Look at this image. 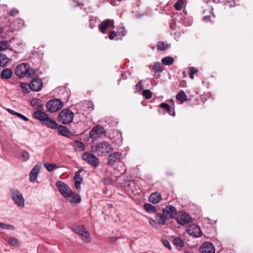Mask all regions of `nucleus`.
I'll use <instances>...</instances> for the list:
<instances>
[{"mask_svg": "<svg viewBox=\"0 0 253 253\" xmlns=\"http://www.w3.org/2000/svg\"><path fill=\"white\" fill-rule=\"evenodd\" d=\"M91 151L96 153L98 156H106L113 150V147L110 142L102 141L96 143L91 146Z\"/></svg>", "mask_w": 253, "mask_h": 253, "instance_id": "1", "label": "nucleus"}, {"mask_svg": "<svg viewBox=\"0 0 253 253\" xmlns=\"http://www.w3.org/2000/svg\"><path fill=\"white\" fill-rule=\"evenodd\" d=\"M34 73L35 71L30 67L29 64L26 63L18 64L15 69V75L20 78H32Z\"/></svg>", "mask_w": 253, "mask_h": 253, "instance_id": "2", "label": "nucleus"}, {"mask_svg": "<svg viewBox=\"0 0 253 253\" xmlns=\"http://www.w3.org/2000/svg\"><path fill=\"white\" fill-rule=\"evenodd\" d=\"M11 198L15 204L20 208L25 206V199L22 193L16 189H11L10 191Z\"/></svg>", "mask_w": 253, "mask_h": 253, "instance_id": "3", "label": "nucleus"}, {"mask_svg": "<svg viewBox=\"0 0 253 253\" xmlns=\"http://www.w3.org/2000/svg\"><path fill=\"white\" fill-rule=\"evenodd\" d=\"M74 114L69 109H64L61 111L58 116L59 121L63 124L71 123L74 118Z\"/></svg>", "mask_w": 253, "mask_h": 253, "instance_id": "4", "label": "nucleus"}, {"mask_svg": "<svg viewBox=\"0 0 253 253\" xmlns=\"http://www.w3.org/2000/svg\"><path fill=\"white\" fill-rule=\"evenodd\" d=\"M45 106L47 111L55 113L62 108L63 103L60 99H53L48 101Z\"/></svg>", "mask_w": 253, "mask_h": 253, "instance_id": "5", "label": "nucleus"}, {"mask_svg": "<svg viewBox=\"0 0 253 253\" xmlns=\"http://www.w3.org/2000/svg\"><path fill=\"white\" fill-rule=\"evenodd\" d=\"M105 131L103 127L97 125L93 127L90 131V137L94 141L100 138L103 135H104Z\"/></svg>", "mask_w": 253, "mask_h": 253, "instance_id": "6", "label": "nucleus"}, {"mask_svg": "<svg viewBox=\"0 0 253 253\" xmlns=\"http://www.w3.org/2000/svg\"><path fill=\"white\" fill-rule=\"evenodd\" d=\"M74 231L77 234H79L83 240L86 242H89L90 241V237L88 232L84 228L83 225H79L76 227Z\"/></svg>", "mask_w": 253, "mask_h": 253, "instance_id": "7", "label": "nucleus"}, {"mask_svg": "<svg viewBox=\"0 0 253 253\" xmlns=\"http://www.w3.org/2000/svg\"><path fill=\"white\" fill-rule=\"evenodd\" d=\"M60 193L64 197H69L72 191L70 187L61 181H57L55 184Z\"/></svg>", "mask_w": 253, "mask_h": 253, "instance_id": "8", "label": "nucleus"}, {"mask_svg": "<svg viewBox=\"0 0 253 253\" xmlns=\"http://www.w3.org/2000/svg\"><path fill=\"white\" fill-rule=\"evenodd\" d=\"M83 159L86 161L88 164L97 167L99 165V162L98 159L94 155L90 153L85 152L82 155Z\"/></svg>", "mask_w": 253, "mask_h": 253, "instance_id": "9", "label": "nucleus"}, {"mask_svg": "<svg viewBox=\"0 0 253 253\" xmlns=\"http://www.w3.org/2000/svg\"><path fill=\"white\" fill-rule=\"evenodd\" d=\"M163 212L164 214L165 218L169 219L174 218L177 214V211L174 207L171 205H168L163 209Z\"/></svg>", "mask_w": 253, "mask_h": 253, "instance_id": "10", "label": "nucleus"}, {"mask_svg": "<svg viewBox=\"0 0 253 253\" xmlns=\"http://www.w3.org/2000/svg\"><path fill=\"white\" fill-rule=\"evenodd\" d=\"M187 231L189 235L196 238L199 237L202 235L200 227L195 224L190 225L187 228Z\"/></svg>", "mask_w": 253, "mask_h": 253, "instance_id": "11", "label": "nucleus"}, {"mask_svg": "<svg viewBox=\"0 0 253 253\" xmlns=\"http://www.w3.org/2000/svg\"><path fill=\"white\" fill-rule=\"evenodd\" d=\"M191 217L186 212H179L176 217L177 222L182 225L188 224L191 221Z\"/></svg>", "mask_w": 253, "mask_h": 253, "instance_id": "12", "label": "nucleus"}, {"mask_svg": "<svg viewBox=\"0 0 253 253\" xmlns=\"http://www.w3.org/2000/svg\"><path fill=\"white\" fill-rule=\"evenodd\" d=\"M110 27H112L114 28V21L112 19H107L103 20L99 26V31L103 34L106 33V31Z\"/></svg>", "mask_w": 253, "mask_h": 253, "instance_id": "13", "label": "nucleus"}, {"mask_svg": "<svg viewBox=\"0 0 253 253\" xmlns=\"http://www.w3.org/2000/svg\"><path fill=\"white\" fill-rule=\"evenodd\" d=\"M122 155V153L119 152L111 154L108 158V165L110 166H114L117 162L120 161Z\"/></svg>", "mask_w": 253, "mask_h": 253, "instance_id": "14", "label": "nucleus"}, {"mask_svg": "<svg viewBox=\"0 0 253 253\" xmlns=\"http://www.w3.org/2000/svg\"><path fill=\"white\" fill-rule=\"evenodd\" d=\"M200 251L201 253H214L215 249L212 244L206 242L201 246Z\"/></svg>", "mask_w": 253, "mask_h": 253, "instance_id": "15", "label": "nucleus"}, {"mask_svg": "<svg viewBox=\"0 0 253 253\" xmlns=\"http://www.w3.org/2000/svg\"><path fill=\"white\" fill-rule=\"evenodd\" d=\"M42 82L41 79L36 78L30 83V89L34 91H38L41 89L42 86Z\"/></svg>", "mask_w": 253, "mask_h": 253, "instance_id": "16", "label": "nucleus"}, {"mask_svg": "<svg viewBox=\"0 0 253 253\" xmlns=\"http://www.w3.org/2000/svg\"><path fill=\"white\" fill-rule=\"evenodd\" d=\"M40 166L36 165L30 173V180L31 182H34L36 180L38 175L40 172Z\"/></svg>", "mask_w": 253, "mask_h": 253, "instance_id": "17", "label": "nucleus"}, {"mask_svg": "<svg viewBox=\"0 0 253 253\" xmlns=\"http://www.w3.org/2000/svg\"><path fill=\"white\" fill-rule=\"evenodd\" d=\"M48 116V115L45 112L39 110L35 111L33 114L34 117L40 121L42 124L44 121H46L45 119Z\"/></svg>", "mask_w": 253, "mask_h": 253, "instance_id": "18", "label": "nucleus"}, {"mask_svg": "<svg viewBox=\"0 0 253 253\" xmlns=\"http://www.w3.org/2000/svg\"><path fill=\"white\" fill-rule=\"evenodd\" d=\"M48 116V115L45 112L39 110L35 111L33 114L34 117L40 121L42 124L44 121H46L45 119Z\"/></svg>", "mask_w": 253, "mask_h": 253, "instance_id": "19", "label": "nucleus"}, {"mask_svg": "<svg viewBox=\"0 0 253 253\" xmlns=\"http://www.w3.org/2000/svg\"><path fill=\"white\" fill-rule=\"evenodd\" d=\"M70 195L69 197H66V198L71 203H80L81 201V198L80 196L75 193L71 191V193L69 194Z\"/></svg>", "mask_w": 253, "mask_h": 253, "instance_id": "20", "label": "nucleus"}, {"mask_svg": "<svg viewBox=\"0 0 253 253\" xmlns=\"http://www.w3.org/2000/svg\"><path fill=\"white\" fill-rule=\"evenodd\" d=\"M81 170H78L75 173L74 176L75 185L77 189L79 191L81 189V184L83 182V178L80 175Z\"/></svg>", "mask_w": 253, "mask_h": 253, "instance_id": "21", "label": "nucleus"}, {"mask_svg": "<svg viewBox=\"0 0 253 253\" xmlns=\"http://www.w3.org/2000/svg\"><path fill=\"white\" fill-rule=\"evenodd\" d=\"M45 120L46 121L43 122V125L52 129H55L57 127V124L56 122L52 119L50 118L48 116Z\"/></svg>", "mask_w": 253, "mask_h": 253, "instance_id": "22", "label": "nucleus"}, {"mask_svg": "<svg viewBox=\"0 0 253 253\" xmlns=\"http://www.w3.org/2000/svg\"><path fill=\"white\" fill-rule=\"evenodd\" d=\"M12 74L13 72L11 69L5 68L2 71L0 77L2 79H9L11 78Z\"/></svg>", "mask_w": 253, "mask_h": 253, "instance_id": "23", "label": "nucleus"}, {"mask_svg": "<svg viewBox=\"0 0 253 253\" xmlns=\"http://www.w3.org/2000/svg\"><path fill=\"white\" fill-rule=\"evenodd\" d=\"M162 200L161 196L158 193H154L152 194L149 197V201L150 202L157 204Z\"/></svg>", "mask_w": 253, "mask_h": 253, "instance_id": "24", "label": "nucleus"}, {"mask_svg": "<svg viewBox=\"0 0 253 253\" xmlns=\"http://www.w3.org/2000/svg\"><path fill=\"white\" fill-rule=\"evenodd\" d=\"M11 61V60L7 56L3 54L0 53V66L4 67Z\"/></svg>", "mask_w": 253, "mask_h": 253, "instance_id": "25", "label": "nucleus"}, {"mask_svg": "<svg viewBox=\"0 0 253 253\" xmlns=\"http://www.w3.org/2000/svg\"><path fill=\"white\" fill-rule=\"evenodd\" d=\"M73 147L74 149L78 152L83 151L85 148L84 144L80 141H75L74 143Z\"/></svg>", "mask_w": 253, "mask_h": 253, "instance_id": "26", "label": "nucleus"}, {"mask_svg": "<svg viewBox=\"0 0 253 253\" xmlns=\"http://www.w3.org/2000/svg\"><path fill=\"white\" fill-rule=\"evenodd\" d=\"M58 130L59 133L63 136H68L70 134V131L67 127L63 126L60 125L58 127Z\"/></svg>", "mask_w": 253, "mask_h": 253, "instance_id": "27", "label": "nucleus"}, {"mask_svg": "<svg viewBox=\"0 0 253 253\" xmlns=\"http://www.w3.org/2000/svg\"><path fill=\"white\" fill-rule=\"evenodd\" d=\"M155 218L157 222L161 224H164L166 220L168 219L167 218H165L163 213H157L156 214Z\"/></svg>", "mask_w": 253, "mask_h": 253, "instance_id": "28", "label": "nucleus"}, {"mask_svg": "<svg viewBox=\"0 0 253 253\" xmlns=\"http://www.w3.org/2000/svg\"><path fill=\"white\" fill-rule=\"evenodd\" d=\"M176 99L180 102L181 104L183 103L187 99V96L184 91H180L176 95Z\"/></svg>", "mask_w": 253, "mask_h": 253, "instance_id": "29", "label": "nucleus"}, {"mask_svg": "<svg viewBox=\"0 0 253 253\" xmlns=\"http://www.w3.org/2000/svg\"><path fill=\"white\" fill-rule=\"evenodd\" d=\"M186 1L185 0H179L174 5L175 9L177 10H180L185 5Z\"/></svg>", "mask_w": 253, "mask_h": 253, "instance_id": "30", "label": "nucleus"}, {"mask_svg": "<svg viewBox=\"0 0 253 253\" xmlns=\"http://www.w3.org/2000/svg\"><path fill=\"white\" fill-rule=\"evenodd\" d=\"M173 244L176 247L181 248L184 246V243L183 240L179 237H176L173 239Z\"/></svg>", "mask_w": 253, "mask_h": 253, "instance_id": "31", "label": "nucleus"}, {"mask_svg": "<svg viewBox=\"0 0 253 253\" xmlns=\"http://www.w3.org/2000/svg\"><path fill=\"white\" fill-rule=\"evenodd\" d=\"M162 62L166 65H170L173 63V59L169 56L165 57L162 59Z\"/></svg>", "mask_w": 253, "mask_h": 253, "instance_id": "32", "label": "nucleus"}, {"mask_svg": "<svg viewBox=\"0 0 253 253\" xmlns=\"http://www.w3.org/2000/svg\"><path fill=\"white\" fill-rule=\"evenodd\" d=\"M144 209L146 211L150 213H154L156 211L155 207L148 203L144 205Z\"/></svg>", "mask_w": 253, "mask_h": 253, "instance_id": "33", "label": "nucleus"}, {"mask_svg": "<svg viewBox=\"0 0 253 253\" xmlns=\"http://www.w3.org/2000/svg\"><path fill=\"white\" fill-rule=\"evenodd\" d=\"M9 46V42L7 41L0 42V51H2L8 49Z\"/></svg>", "mask_w": 253, "mask_h": 253, "instance_id": "34", "label": "nucleus"}, {"mask_svg": "<svg viewBox=\"0 0 253 253\" xmlns=\"http://www.w3.org/2000/svg\"><path fill=\"white\" fill-rule=\"evenodd\" d=\"M44 167L46 169L51 172L54 170L55 169H56L58 168V166L56 164H48L46 163L44 164Z\"/></svg>", "mask_w": 253, "mask_h": 253, "instance_id": "35", "label": "nucleus"}, {"mask_svg": "<svg viewBox=\"0 0 253 253\" xmlns=\"http://www.w3.org/2000/svg\"><path fill=\"white\" fill-rule=\"evenodd\" d=\"M0 228L13 230H14L15 227L13 225L0 222Z\"/></svg>", "mask_w": 253, "mask_h": 253, "instance_id": "36", "label": "nucleus"}, {"mask_svg": "<svg viewBox=\"0 0 253 253\" xmlns=\"http://www.w3.org/2000/svg\"><path fill=\"white\" fill-rule=\"evenodd\" d=\"M158 49L161 50H164L169 47L168 44H166L163 42H159L157 45Z\"/></svg>", "mask_w": 253, "mask_h": 253, "instance_id": "37", "label": "nucleus"}, {"mask_svg": "<svg viewBox=\"0 0 253 253\" xmlns=\"http://www.w3.org/2000/svg\"><path fill=\"white\" fill-rule=\"evenodd\" d=\"M7 242L10 245L13 246H19L20 245L18 240L14 238H9Z\"/></svg>", "mask_w": 253, "mask_h": 253, "instance_id": "38", "label": "nucleus"}, {"mask_svg": "<svg viewBox=\"0 0 253 253\" xmlns=\"http://www.w3.org/2000/svg\"><path fill=\"white\" fill-rule=\"evenodd\" d=\"M21 87L22 91L24 93H27L30 92L29 84L28 85L26 83H21Z\"/></svg>", "mask_w": 253, "mask_h": 253, "instance_id": "39", "label": "nucleus"}, {"mask_svg": "<svg viewBox=\"0 0 253 253\" xmlns=\"http://www.w3.org/2000/svg\"><path fill=\"white\" fill-rule=\"evenodd\" d=\"M143 95L146 99H149L152 97V92L149 89H145L143 91Z\"/></svg>", "mask_w": 253, "mask_h": 253, "instance_id": "40", "label": "nucleus"}, {"mask_svg": "<svg viewBox=\"0 0 253 253\" xmlns=\"http://www.w3.org/2000/svg\"><path fill=\"white\" fill-rule=\"evenodd\" d=\"M155 72H162L163 70V68L161 67V65L159 62H156L153 68Z\"/></svg>", "mask_w": 253, "mask_h": 253, "instance_id": "41", "label": "nucleus"}, {"mask_svg": "<svg viewBox=\"0 0 253 253\" xmlns=\"http://www.w3.org/2000/svg\"><path fill=\"white\" fill-rule=\"evenodd\" d=\"M96 17L94 16H91L89 20V27L91 29H93L95 26V21Z\"/></svg>", "mask_w": 253, "mask_h": 253, "instance_id": "42", "label": "nucleus"}, {"mask_svg": "<svg viewBox=\"0 0 253 253\" xmlns=\"http://www.w3.org/2000/svg\"><path fill=\"white\" fill-rule=\"evenodd\" d=\"M198 70L194 67H190L189 68V77L191 79H194V75L197 72Z\"/></svg>", "mask_w": 253, "mask_h": 253, "instance_id": "43", "label": "nucleus"}, {"mask_svg": "<svg viewBox=\"0 0 253 253\" xmlns=\"http://www.w3.org/2000/svg\"><path fill=\"white\" fill-rule=\"evenodd\" d=\"M160 106L165 109L168 113L170 114V109L169 106L165 103H163L160 104Z\"/></svg>", "mask_w": 253, "mask_h": 253, "instance_id": "44", "label": "nucleus"}, {"mask_svg": "<svg viewBox=\"0 0 253 253\" xmlns=\"http://www.w3.org/2000/svg\"><path fill=\"white\" fill-rule=\"evenodd\" d=\"M117 33L118 36H124L126 34V32L124 27H120L118 29Z\"/></svg>", "mask_w": 253, "mask_h": 253, "instance_id": "45", "label": "nucleus"}, {"mask_svg": "<svg viewBox=\"0 0 253 253\" xmlns=\"http://www.w3.org/2000/svg\"><path fill=\"white\" fill-rule=\"evenodd\" d=\"M22 157L24 161H27L30 158L29 153L26 151H23Z\"/></svg>", "mask_w": 253, "mask_h": 253, "instance_id": "46", "label": "nucleus"}, {"mask_svg": "<svg viewBox=\"0 0 253 253\" xmlns=\"http://www.w3.org/2000/svg\"><path fill=\"white\" fill-rule=\"evenodd\" d=\"M162 242H163V245L165 247L168 248L169 249H171V246H170V243L169 242V241L168 240H162Z\"/></svg>", "mask_w": 253, "mask_h": 253, "instance_id": "47", "label": "nucleus"}, {"mask_svg": "<svg viewBox=\"0 0 253 253\" xmlns=\"http://www.w3.org/2000/svg\"><path fill=\"white\" fill-rule=\"evenodd\" d=\"M117 35H118L117 32L116 33L115 31H112L110 32L109 35V38L110 40H112L114 39L115 37H116Z\"/></svg>", "mask_w": 253, "mask_h": 253, "instance_id": "48", "label": "nucleus"}, {"mask_svg": "<svg viewBox=\"0 0 253 253\" xmlns=\"http://www.w3.org/2000/svg\"><path fill=\"white\" fill-rule=\"evenodd\" d=\"M18 11L16 9H13L10 11L9 14L11 16H14L18 14Z\"/></svg>", "mask_w": 253, "mask_h": 253, "instance_id": "49", "label": "nucleus"}, {"mask_svg": "<svg viewBox=\"0 0 253 253\" xmlns=\"http://www.w3.org/2000/svg\"><path fill=\"white\" fill-rule=\"evenodd\" d=\"M16 116H17L18 117H19V118L22 119L23 120L25 121H28L29 120L28 119L24 116V115L18 113V114H16Z\"/></svg>", "mask_w": 253, "mask_h": 253, "instance_id": "50", "label": "nucleus"}, {"mask_svg": "<svg viewBox=\"0 0 253 253\" xmlns=\"http://www.w3.org/2000/svg\"><path fill=\"white\" fill-rule=\"evenodd\" d=\"M143 87V84L141 81L138 82V83L136 85V88L137 89L140 90Z\"/></svg>", "mask_w": 253, "mask_h": 253, "instance_id": "51", "label": "nucleus"}, {"mask_svg": "<svg viewBox=\"0 0 253 253\" xmlns=\"http://www.w3.org/2000/svg\"><path fill=\"white\" fill-rule=\"evenodd\" d=\"M103 181L107 184H111L112 183V180L110 178H104Z\"/></svg>", "mask_w": 253, "mask_h": 253, "instance_id": "52", "label": "nucleus"}, {"mask_svg": "<svg viewBox=\"0 0 253 253\" xmlns=\"http://www.w3.org/2000/svg\"><path fill=\"white\" fill-rule=\"evenodd\" d=\"M7 111H8L9 113H10V114H12V115H15V116H16V114H18V113H17V112H15L14 111H13V110H11V109H7Z\"/></svg>", "mask_w": 253, "mask_h": 253, "instance_id": "53", "label": "nucleus"}, {"mask_svg": "<svg viewBox=\"0 0 253 253\" xmlns=\"http://www.w3.org/2000/svg\"><path fill=\"white\" fill-rule=\"evenodd\" d=\"M150 224L152 225V226H154L155 224V221L154 219L151 218L149 220Z\"/></svg>", "mask_w": 253, "mask_h": 253, "instance_id": "54", "label": "nucleus"}, {"mask_svg": "<svg viewBox=\"0 0 253 253\" xmlns=\"http://www.w3.org/2000/svg\"><path fill=\"white\" fill-rule=\"evenodd\" d=\"M210 19V16H205L203 18V20L205 21V22H207L208 21V20Z\"/></svg>", "mask_w": 253, "mask_h": 253, "instance_id": "55", "label": "nucleus"}, {"mask_svg": "<svg viewBox=\"0 0 253 253\" xmlns=\"http://www.w3.org/2000/svg\"><path fill=\"white\" fill-rule=\"evenodd\" d=\"M74 2H75V4H72V5H73V6H77L78 5V4H79L78 2H77V1L76 2V1H75Z\"/></svg>", "mask_w": 253, "mask_h": 253, "instance_id": "56", "label": "nucleus"}, {"mask_svg": "<svg viewBox=\"0 0 253 253\" xmlns=\"http://www.w3.org/2000/svg\"><path fill=\"white\" fill-rule=\"evenodd\" d=\"M213 1L215 3H218L220 1V0H213Z\"/></svg>", "mask_w": 253, "mask_h": 253, "instance_id": "57", "label": "nucleus"}, {"mask_svg": "<svg viewBox=\"0 0 253 253\" xmlns=\"http://www.w3.org/2000/svg\"><path fill=\"white\" fill-rule=\"evenodd\" d=\"M3 28L1 27H0V34L3 32Z\"/></svg>", "mask_w": 253, "mask_h": 253, "instance_id": "58", "label": "nucleus"}, {"mask_svg": "<svg viewBox=\"0 0 253 253\" xmlns=\"http://www.w3.org/2000/svg\"><path fill=\"white\" fill-rule=\"evenodd\" d=\"M227 2H231L232 1H234V0H226Z\"/></svg>", "mask_w": 253, "mask_h": 253, "instance_id": "59", "label": "nucleus"}, {"mask_svg": "<svg viewBox=\"0 0 253 253\" xmlns=\"http://www.w3.org/2000/svg\"><path fill=\"white\" fill-rule=\"evenodd\" d=\"M204 0V1H205V2H208V1H209V0Z\"/></svg>", "mask_w": 253, "mask_h": 253, "instance_id": "60", "label": "nucleus"}, {"mask_svg": "<svg viewBox=\"0 0 253 253\" xmlns=\"http://www.w3.org/2000/svg\"><path fill=\"white\" fill-rule=\"evenodd\" d=\"M20 23H21V24H23V21H20Z\"/></svg>", "mask_w": 253, "mask_h": 253, "instance_id": "61", "label": "nucleus"}]
</instances>
